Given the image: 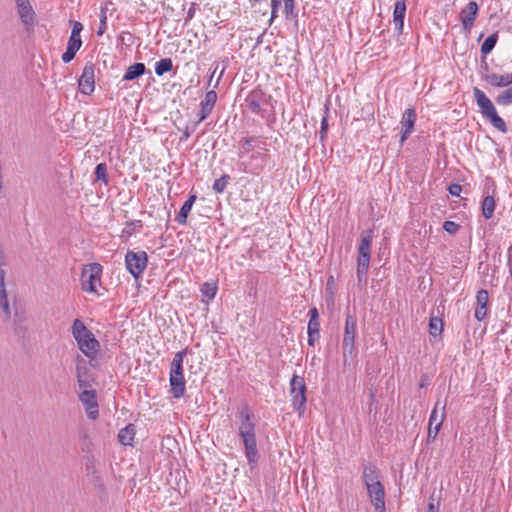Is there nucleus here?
Segmentation results:
<instances>
[{"label": "nucleus", "mask_w": 512, "mask_h": 512, "mask_svg": "<svg viewBox=\"0 0 512 512\" xmlns=\"http://www.w3.org/2000/svg\"><path fill=\"white\" fill-rule=\"evenodd\" d=\"M254 418V413L248 404L243 405L239 412V436L243 440L245 455L250 465L256 464L259 460Z\"/></svg>", "instance_id": "nucleus-1"}, {"label": "nucleus", "mask_w": 512, "mask_h": 512, "mask_svg": "<svg viewBox=\"0 0 512 512\" xmlns=\"http://www.w3.org/2000/svg\"><path fill=\"white\" fill-rule=\"evenodd\" d=\"M71 330L81 352L91 361L94 360L100 348V343L94 334L80 319L74 320Z\"/></svg>", "instance_id": "nucleus-2"}, {"label": "nucleus", "mask_w": 512, "mask_h": 512, "mask_svg": "<svg viewBox=\"0 0 512 512\" xmlns=\"http://www.w3.org/2000/svg\"><path fill=\"white\" fill-rule=\"evenodd\" d=\"M187 354V349L177 352L171 362L169 382L171 393L174 398L178 399L185 393V378L183 374V360Z\"/></svg>", "instance_id": "nucleus-3"}, {"label": "nucleus", "mask_w": 512, "mask_h": 512, "mask_svg": "<svg viewBox=\"0 0 512 512\" xmlns=\"http://www.w3.org/2000/svg\"><path fill=\"white\" fill-rule=\"evenodd\" d=\"M473 95L482 115L487 118L496 129L502 133H506L508 129L505 121L498 115L494 104L486 94L478 87H474Z\"/></svg>", "instance_id": "nucleus-4"}, {"label": "nucleus", "mask_w": 512, "mask_h": 512, "mask_svg": "<svg viewBox=\"0 0 512 512\" xmlns=\"http://www.w3.org/2000/svg\"><path fill=\"white\" fill-rule=\"evenodd\" d=\"M306 384L303 377L293 375L290 380V395L292 397V406L295 411L301 416L306 408Z\"/></svg>", "instance_id": "nucleus-5"}, {"label": "nucleus", "mask_w": 512, "mask_h": 512, "mask_svg": "<svg viewBox=\"0 0 512 512\" xmlns=\"http://www.w3.org/2000/svg\"><path fill=\"white\" fill-rule=\"evenodd\" d=\"M356 329H357V319L355 316L350 313L346 314L345 319V328L344 335L342 341V349H343V362L346 364L347 355H352L355 350V338H356Z\"/></svg>", "instance_id": "nucleus-6"}, {"label": "nucleus", "mask_w": 512, "mask_h": 512, "mask_svg": "<svg viewBox=\"0 0 512 512\" xmlns=\"http://www.w3.org/2000/svg\"><path fill=\"white\" fill-rule=\"evenodd\" d=\"M148 256L145 251L134 252L129 250L125 255V266L130 274L138 279L145 270Z\"/></svg>", "instance_id": "nucleus-7"}, {"label": "nucleus", "mask_w": 512, "mask_h": 512, "mask_svg": "<svg viewBox=\"0 0 512 512\" xmlns=\"http://www.w3.org/2000/svg\"><path fill=\"white\" fill-rule=\"evenodd\" d=\"M102 266L99 263H92L88 268L83 269L81 275L82 289L88 292H97L101 285Z\"/></svg>", "instance_id": "nucleus-8"}, {"label": "nucleus", "mask_w": 512, "mask_h": 512, "mask_svg": "<svg viewBox=\"0 0 512 512\" xmlns=\"http://www.w3.org/2000/svg\"><path fill=\"white\" fill-rule=\"evenodd\" d=\"M82 30L83 25L78 21H74L66 51L62 54V61L64 63H69L70 61H72L78 50L81 48L82 40L80 37V33Z\"/></svg>", "instance_id": "nucleus-9"}, {"label": "nucleus", "mask_w": 512, "mask_h": 512, "mask_svg": "<svg viewBox=\"0 0 512 512\" xmlns=\"http://www.w3.org/2000/svg\"><path fill=\"white\" fill-rule=\"evenodd\" d=\"M76 362V378L80 389L91 388L95 383L93 374L89 366H93L91 362H87L80 354L75 358Z\"/></svg>", "instance_id": "nucleus-10"}, {"label": "nucleus", "mask_w": 512, "mask_h": 512, "mask_svg": "<svg viewBox=\"0 0 512 512\" xmlns=\"http://www.w3.org/2000/svg\"><path fill=\"white\" fill-rule=\"evenodd\" d=\"M78 87L81 93L91 95L95 90V66L87 62L83 68L82 75L78 80Z\"/></svg>", "instance_id": "nucleus-11"}, {"label": "nucleus", "mask_w": 512, "mask_h": 512, "mask_svg": "<svg viewBox=\"0 0 512 512\" xmlns=\"http://www.w3.org/2000/svg\"><path fill=\"white\" fill-rule=\"evenodd\" d=\"M79 400L83 404L88 417L95 420L99 416L96 390L91 388L83 389L79 394Z\"/></svg>", "instance_id": "nucleus-12"}, {"label": "nucleus", "mask_w": 512, "mask_h": 512, "mask_svg": "<svg viewBox=\"0 0 512 512\" xmlns=\"http://www.w3.org/2000/svg\"><path fill=\"white\" fill-rule=\"evenodd\" d=\"M368 496L375 510L385 512V489L382 483L366 487Z\"/></svg>", "instance_id": "nucleus-13"}, {"label": "nucleus", "mask_w": 512, "mask_h": 512, "mask_svg": "<svg viewBox=\"0 0 512 512\" xmlns=\"http://www.w3.org/2000/svg\"><path fill=\"white\" fill-rule=\"evenodd\" d=\"M217 93L215 90H210L205 94L204 100H202L200 106V111L198 113V121L194 124L193 130L195 127L204 121L212 112L216 101H217Z\"/></svg>", "instance_id": "nucleus-14"}, {"label": "nucleus", "mask_w": 512, "mask_h": 512, "mask_svg": "<svg viewBox=\"0 0 512 512\" xmlns=\"http://www.w3.org/2000/svg\"><path fill=\"white\" fill-rule=\"evenodd\" d=\"M416 111L415 109H406L402 115L401 125H402V134L400 138V145L402 146L404 142L408 139V137L412 134L414 130V125L416 122Z\"/></svg>", "instance_id": "nucleus-15"}, {"label": "nucleus", "mask_w": 512, "mask_h": 512, "mask_svg": "<svg viewBox=\"0 0 512 512\" xmlns=\"http://www.w3.org/2000/svg\"><path fill=\"white\" fill-rule=\"evenodd\" d=\"M372 231L368 230L366 235H362L358 246L357 263L370 264Z\"/></svg>", "instance_id": "nucleus-16"}, {"label": "nucleus", "mask_w": 512, "mask_h": 512, "mask_svg": "<svg viewBox=\"0 0 512 512\" xmlns=\"http://www.w3.org/2000/svg\"><path fill=\"white\" fill-rule=\"evenodd\" d=\"M15 2L21 22L27 27H33L36 15L29 0H15Z\"/></svg>", "instance_id": "nucleus-17"}, {"label": "nucleus", "mask_w": 512, "mask_h": 512, "mask_svg": "<svg viewBox=\"0 0 512 512\" xmlns=\"http://www.w3.org/2000/svg\"><path fill=\"white\" fill-rule=\"evenodd\" d=\"M478 4L475 1H470L460 13L463 28L469 31L478 15Z\"/></svg>", "instance_id": "nucleus-18"}, {"label": "nucleus", "mask_w": 512, "mask_h": 512, "mask_svg": "<svg viewBox=\"0 0 512 512\" xmlns=\"http://www.w3.org/2000/svg\"><path fill=\"white\" fill-rule=\"evenodd\" d=\"M406 14V4L404 0H398L394 4L393 11V23L395 26V30L400 35L403 33L404 28V18Z\"/></svg>", "instance_id": "nucleus-19"}, {"label": "nucleus", "mask_w": 512, "mask_h": 512, "mask_svg": "<svg viewBox=\"0 0 512 512\" xmlns=\"http://www.w3.org/2000/svg\"><path fill=\"white\" fill-rule=\"evenodd\" d=\"M489 301L488 291L481 289L476 294L477 306L475 308V318L482 321L487 315V305Z\"/></svg>", "instance_id": "nucleus-20"}, {"label": "nucleus", "mask_w": 512, "mask_h": 512, "mask_svg": "<svg viewBox=\"0 0 512 512\" xmlns=\"http://www.w3.org/2000/svg\"><path fill=\"white\" fill-rule=\"evenodd\" d=\"M363 481L366 487L381 483L380 471L373 463L364 464L363 466Z\"/></svg>", "instance_id": "nucleus-21"}, {"label": "nucleus", "mask_w": 512, "mask_h": 512, "mask_svg": "<svg viewBox=\"0 0 512 512\" xmlns=\"http://www.w3.org/2000/svg\"><path fill=\"white\" fill-rule=\"evenodd\" d=\"M246 105L250 111L259 114L262 111V103L264 102V94L261 91H252L245 99Z\"/></svg>", "instance_id": "nucleus-22"}, {"label": "nucleus", "mask_w": 512, "mask_h": 512, "mask_svg": "<svg viewBox=\"0 0 512 512\" xmlns=\"http://www.w3.org/2000/svg\"><path fill=\"white\" fill-rule=\"evenodd\" d=\"M483 79L489 83L493 87L502 88V87H508L512 83L509 79V76L507 74L505 75H498L496 73L486 74L483 76Z\"/></svg>", "instance_id": "nucleus-23"}, {"label": "nucleus", "mask_w": 512, "mask_h": 512, "mask_svg": "<svg viewBox=\"0 0 512 512\" xmlns=\"http://www.w3.org/2000/svg\"><path fill=\"white\" fill-rule=\"evenodd\" d=\"M146 72V66L144 63H134L129 66L122 78L123 81H132L138 79Z\"/></svg>", "instance_id": "nucleus-24"}, {"label": "nucleus", "mask_w": 512, "mask_h": 512, "mask_svg": "<svg viewBox=\"0 0 512 512\" xmlns=\"http://www.w3.org/2000/svg\"><path fill=\"white\" fill-rule=\"evenodd\" d=\"M136 434V426L132 423H129L124 428H122L118 433V440L122 445H132Z\"/></svg>", "instance_id": "nucleus-25"}, {"label": "nucleus", "mask_w": 512, "mask_h": 512, "mask_svg": "<svg viewBox=\"0 0 512 512\" xmlns=\"http://www.w3.org/2000/svg\"><path fill=\"white\" fill-rule=\"evenodd\" d=\"M495 200L493 196H486L482 202V214L485 219L493 217L495 211Z\"/></svg>", "instance_id": "nucleus-26"}, {"label": "nucleus", "mask_w": 512, "mask_h": 512, "mask_svg": "<svg viewBox=\"0 0 512 512\" xmlns=\"http://www.w3.org/2000/svg\"><path fill=\"white\" fill-rule=\"evenodd\" d=\"M498 41V32L489 35L481 45L480 51L483 56L488 55L495 47Z\"/></svg>", "instance_id": "nucleus-27"}, {"label": "nucleus", "mask_w": 512, "mask_h": 512, "mask_svg": "<svg viewBox=\"0 0 512 512\" xmlns=\"http://www.w3.org/2000/svg\"><path fill=\"white\" fill-rule=\"evenodd\" d=\"M172 69H173V62H172L171 58H163V59L159 60L158 62H156L155 73L158 76H162L165 73L171 71Z\"/></svg>", "instance_id": "nucleus-28"}, {"label": "nucleus", "mask_w": 512, "mask_h": 512, "mask_svg": "<svg viewBox=\"0 0 512 512\" xmlns=\"http://www.w3.org/2000/svg\"><path fill=\"white\" fill-rule=\"evenodd\" d=\"M320 338V324L308 323V345L314 346Z\"/></svg>", "instance_id": "nucleus-29"}, {"label": "nucleus", "mask_w": 512, "mask_h": 512, "mask_svg": "<svg viewBox=\"0 0 512 512\" xmlns=\"http://www.w3.org/2000/svg\"><path fill=\"white\" fill-rule=\"evenodd\" d=\"M94 174L95 181H102L104 184H108L109 178L107 173V165L105 163L97 164Z\"/></svg>", "instance_id": "nucleus-30"}, {"label": "nucleus", "mask_w": 512, "mask_h": 512, "mask_svg": "<svg viewBox=\"0 0 512 512\" xmlns=\"http://www.w3.org/2000/svg\"><path fill=\"white\" fill-rule=\"evenodd\" d=\"M443 331V322L440 318L431 317L429 322V332L433 337L439 336Z\"/></svg>", "instance_id": "nucleus-31"}, {"label": "nucleus", "mask_w": 512, "mask_h": 512, "mask_svg": "<svg viewBox=\"0 0 512 512\" xmlns=\"http://www.w3.org/2000/svg\"><path fill=\"white\" fill-rule=\"evenodd\" d=\"M369 264L357 263L356 276L358 285H366Z\"/></svg>", "instance_id": "nucleus-32"}, {"label": "nucleus", "mask_w": 512, "mask_h": 512, "mask_svg": "<svg viewBox=\"0 0 512 512\" xmlns=\"http://www.w3.org/2000/svg\"><path fill=\"white\" fill-rule=\"evenodd\" d=\"M496 103L501 106H508L512 104V86L498 94L496 97Z\"/></svg>", "instance_id": "nucleus-33"}, {"label": "nucleus", "mask_w": 512, "mask_h": 512, "mask_svg": "<svg viewBox=\"0 0 512 512\" xmlns=\"http://www.w3.org/2000/svg\"><path fill=\"white\" fill-rule=\"evenodd\" d=\"M217 292V286L214 283H204L201 287V293L204 297L209 300L215 298Z\"/></svg>", "instance_id": "nucleus-34"}, {"label": "nucleus", "mask_w": 512, "mask_h": 512, "mask_svg": "<svg viewBox=\"0 0 512 512\" xmlns=\"http://www.w3.org/2000/svg\"><path fill=\"white\" fill-rule=\"evenodd\" d=\"M442 410H443V413L441 414V417H440V420L436 423V425L433 427L431 425H429V429H428V435H427V439L428 441H434L441 426H442V422H443V419H444V411H445V406L442 407Z\"/></svg>", "instance_id": "nucleus-35"}, {"label": "nucleus", "mask_w": 512, "mask_h": 512, "mask_svg": "<svg viewBox=\"0 0 512 512\" xmlns=\"http://www.w3.org/2000/svg\"><path fill=\"white\" fill-rule=\"evenodd\" d=\"M230 180V176L227 174L222 175L219 179H216L213 183V190L216 193H222L226 189V186Z\"/></svg>", "instance_id": "nucleus-36"}, {"label": "nucleus", "mask_w": 512, "mask_h": 512, "mask_svg": "<svg viewBox=\"0 0 512 512\" xmlns=\"http://www.w3.org/2000/svg\"><path fill=\"white\" fill-rule=\"evenodd\" d=\"M192 207L187 205L186 203H184L182 205V207L180 208V211L178 212V214L176 215V218L175 220L181 224V225H185L187 223V218H188V215L191 211Z\"/></svg>", "instance_id": "nucleus-37"}, {"label": "nucleus", "mask_w": 512, "mask_h": 512, "mask_svg": "<svg viewBox=\"0 0 512 512\" xmlns=\"http://www.w3.org/2000/svg\"><path fill=\"white\" fill-rule=\"evenodd\" d=\"M0 306L7 317H10V307L7 298L6 289L0 290Z\"/></svg>", "instance_id": "nucleus-38"}, {"label": "nucleus", "mask_w": 512, "mask_h": 512, "mask_svg": "<svg viewBox=\"0 0 512 512\" xmlns=\"http://www.w3.org/2000/svg\"><path fill=\"white\" fill-rule=\"evenodd\" d=\"M294 9L295 0H284V13L287 19L297 16V13H294Z\"/></svg>", "instance_id": "nucleus-39"}, {"label": "nucleus", "mask_w": 512, "mask_h": 512, "mask_svg": "<svg viewBox=\"0 0 512 512\" xmlns=\"http://www.w3.org/2000/svg\"><path fill=\"white\" fill-rule=\"evenodd\" d=\"M460 227L461 226L455 223L454 221H445L443 223V229L451 235L456 234L459 231Z\"/></svg>", "instance_id": "nucleus-40"}, {"label": "nucleus", "mask_w": 512, "mask_h": 512, "mask_svg": "<svg viewBox=\"0 0 512 512\" xmlns=\"http://www.w3.org/2000/svg\"><path fill=\"white\" fill-rule=\"evenodd\" d=\"M136 225L142 226L141 220L127 222L125 228L122 231V234L128 237L131 236L134 232V227Z\"/></svg>", "instance_id": "nucleus-41"}, {"label": "nucleus", "mask_w": 512, "mask_h": 512, "mask_svg": "<svg viewBox=\"0 0 512 512\" xmlns=\"http://www.w3.org/2000/svg\"><path fill=\"white\" fill-rule=\"evenodd\" d=\"M107 28V16H106V11L104 9L101 10V15H100V24H99V27H98V30H97V35L98 36H101L104 34L105 30Z\"/></svg>", "instance_id": "nucleus-42"}, {"label": "nucleus", "mask_w": 512, "mask_h": 512, "mask_svg": "<svg viewBox=\"0 0 512 512\" xmlns=\"http://www.w3.org/2000/svg\"><path fill=\"white\" fill-rule=\"evenodd\" d=\"M252 142H253V139L251 137H247L242 140V147H241V151L239 153L240 157H242L243 154L248 153L250 151V149L253 146Z\"/></svg>", "instance_id": "nucleus-43"}, {"label": "nucleus", "mask_w": 512, "mask_h": 512, "mask_svg": "<svg viewBox=\"0 0 512 512\" xmlns=\"http://www.w3.org/2000/svg\"><path fill=\"white\" fill-rule=\"evenodd\" d=\"M14 332L17 336L26 338L28 335V329L27 327L23 326L22 324H15Z\"/></svg>", "instance_id": "nucleus-44"}, {"label": "nucleus", "mask_w": 512, "mask_h": 512, "mask_svg": "<svg viewBox=\"0 0 512 512\" xmlns=\"http://www.w3.org/2000/svg\"><path fill=\"white\" fill-rule=\"evenodd\" d=\"M327 131H328V120H327V117L324 116L321 120L320 141H324Z\"/></svg>", "instance_id": "nucleus-45"}, {"label": "nucleus", "mask_w": 512, "mask_h": 512, "mask_svg": "<svg viewBox=\"0 0 512 512\" xmlns=\"http://www.w3.org/2000/svg\"><path fill=\"white\" fill-rule=\"evenodd\" d=\"M309 323H315V324H320L319 322V312L317 310L316 307H313L309 310Z\"/></svg>", "instance_id": "nucleus-46"}, {"label": "nucleus", "mask_w": 512, "mask_h": 512, "mask_svg": "<svg viewBox=\"0 0 512 512\" xmlns=\"http://www.w3.org/2000/svg\"><path fill=\"white\" fill-rule=\"evenodd\" d=\"M449 190V193L452 195V196H460V193L462 192V186L460 184H451L448 188Z\"/></svg>", "instance_id": "nucleus-47"}, {"label": "nucleus", "mask_w": 512, "mask_h": 512, "mask_svg": "<svg viewBox=\"0 0 512 512\" xmlns=\"http://www.w3.org/2000/svg\"><path fill=\"white\" fill-rule=\"evenodd\" d=\"M439 405V402L436 403L434 409L431 412L430 418H429V425L433 426L434 422L437 421V407Z\"/></svg>", "instance_id": "nucleus-48"}, {"label": "nucleus", "mask_w": 512, "mask_h": 512, "mask_svg": "<svg viewBox=\"0 0 512 512\" xmlns=\"http://www.w3.org/2000/svg\"><path fill=\"white\" fill-rule=\"evenodd\" d=\"M5 275H6V272L4 269H0V290H3L5 289Z\"/></svg>", "instance_id": "nucleus-49"}, {"label": "nucleus", "mask_w": 512, "mask_h": 512, "mask_svg": "<svg viewBox=\"0 0 512 512\" xmlns=\"http://www.w3.org/2000/svg\"><path fill=\"white\" fill-rule=\"evenodd\" d=\"M190 135H191V131H190L189 127L187 126L180 137V141H186L190 137Z\"/></svg>", "instance_id": "nucleus-50"}, {"label": "nucleus", "mask_w": 512, "mask_h": 512, "mask_svg": "<svg viewBox=\"0 0 512 512\" xmlns=\"http://www.w3.org/2000/svg\"><path fill=\"white\" fill-rule=\"evenodd\" d=\"M195 4L193 3L192 6L189 8L188 12H187V20H190L194 17V13H195Z\"/></svg>", "instance_id": "nucleus-51"}, {"label": "nucleus", "mask_w": 512, "mask_h": 512, "mask_svg": "<svg viewBox=\"0 0 512 512\" xmlns=\"http://www.w3.org/2000/svg\"><path fill=\"white\" fill-rule=\"evenodd\" d=\"M196 199H197L196 195H190L184 203H186L187 205L192 207L193 204L195 203Z\"/></svg>", "instance_id": "nucleus-52"}, {"label": "nucleus", "mask_w": 512, "mask_h": 512, "mask_svg": "<svg viewBox=\"0 0 512 512\" xmlns=\"http://www.w3.org/2000/svg\"><path fill=\"white\" fill-rule=\"evenodd\" d=\"M225 69H226V66L224 65L223 68L221 69L220 73H219L218 79H217V81H216V83L214 85V89H216L218 87L219 82H220V80H221V78H222V76H223V74L225 72Z\"/></svg>", "instance_id": "nucleus-53"}, {"label": "nucleus", "mask_w": 512, "mask_h": 512, "mask_svg": "<svg viewBox=\"0 0 512 512\" xmlns=\"http://www.w3.org/2000/svg\"><path fill=\"white\" fill-rule=\"evenodd\" d=\"M428 512H438V507L433 502H430L428 505Z\"/></svg>", "instance_id": "nucleus-54"}, {"label": "nucleus", "mask_w": 512, "mask_h": 512, "mask_svg": "<svg viewBox=\"0 0 512 512\" xmlns=\"http://www.w3.org/2000/svg\"><path fill=\"white\" fill-rule=\"evenodd\" d=\"M280 5H281L280 0H271V8L279 9Z\"/></svg>", "instance_id": "nucleus-55"}, {"label": "nucleus", "mask_w": 512, "mask_h": 512, "mask_svg": "<svg viewBox=\"0 0 512 512\" xmlns=\"http://www.w3.org/2000/svg\"><path fill=\"white\" fill-rule=\"evenodd\" d=\"M277 13H278V9L271 8V18H270L271 23L277 17Z\"/></svg>", "instance_id": "nucleus-56"}, {"label": "nucleus", "mask_w": 512, "mask_h": 512, "mask_svg": "<svg viewBox=\"0 0 512 512\" xmlns=\"http://www.w3.org/2000/svg\"><path fill=\"white\" fill-rule=\"evenodd\" d=\"M427 384H428L427 379L425 378V376H422L419 387L424 388Z\"/></svg>", "instance_id": "nucleus-57"}, {"label": "nucleus", "mask_w": 512, "mask_h": 512, "mask_svg": "<svg viewBox=\"0 0 512 512\" xmlns=\"http://www.w3.org/2000/svg\"><path fill=\"white\" fill-rule=\"evenodd\" d=\"M6 259L5 256L0 257V269H3L4 266H6Z\"/></svg>", "instance_id": "nucleus-58"}, {"label": "nucleus", "mask_w": 512, "mask_h": 512, "mask_svg": "<svg viewBox=\"0 0 512 512\" xmlns=\"http://www.w3.org/2000/svg\"><path fill=\"white\" fill-rule=\"evenodd\" d=\"M217 69H218V64H216V66H215V68H214V71H213L212 75L210 76V79H209V81H208V86H210V85H211V82H212L213 76H214V74L217 72Z\"/></svg>", "instance_id": "nucleus-59"}, {"label": "nucleus", "mask_w": 512, "mask_h": 512, "mask_svg": "<svg viewBox=\"0 0 512 512\" xmlns=\"http://www.w3.org/2000/svg\"><path fill=\"white\" fill-rule=\"evenodd\" d=\"M249 1H250V3H252V4H255V3L261 2L262 0H249Z\"/></svg>", "instance_id": "nucleus-60"}, {"label": "nucleus", "mask_w": 512, "mask_h": 512, "mask_svg": "<svg viewBox=\"0 0 512 512\" xmlns=\"http://www.w3.org/2000/svg\"><path fill=\"white\" fill-rule=\"evenodd\" d=\"M2 256H5V254H4L2 247L0 246V257H2Z\"/></svg>", "instance_id": "nucleus-61"}, {"label": "nucleus", "mask_w": 512, "mask_h": 512, "mask_svg": "<svg viewBox=\"0 0 512 512\" xmlns=\"http://www.w3.org/2000/svg\"><path fill=\"white\" fill-rule=\"evenodd\" d=\"M507 75L509 76V79H510V81H511V83H512V73L507 74Z\"/></svg>", "instance_id": "nucleus-62"}, {"label": "nucleus", "mask_w": 512, "mask_h": 512, "mask_svg": "<svg viewBox=\"0 0 512 512\" xmlns=\"http://www.w3.org/2000/svg\"><path fill=\"white\" fill-rule=\"evenodd\" d=\"M484 68H485L486 71L488 70V65L486 63H485Z\"/></svg>", "instance_id": "nucleus-63"}]
</instances>
